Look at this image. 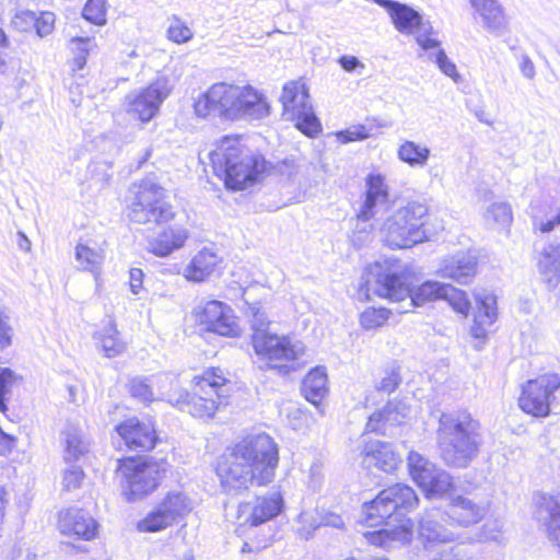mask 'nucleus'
I'll return each mask as SVG.
<instances>
[{"instance_id":"7ed1b4c3","label":"nucleus","mask_w":560,"mask_h":560,"mask_svg":"<svg viewBox=\"0 0 560 560\" xmlns=\"http://www.w3.org/2000/svg\"><path fill=\"white\" fill-rule=\"evenodd\" d=\"M127 217L136 224L152 225L158 232L150 241V252L165 257L182 248L189 238V231L177 221L178 212L170 201L166 189L148 179L132 186Z\"/></svg>"},{"instance_id":"f3484780","label":"nucleus","mask_w":560,"mask_h":560,"mask_svg":"<svg viewBox=\"0 0 560 560\" xmlns=\"http://www.w3.org/2000/svg\"><path fill=\"white\" fill-rule=\"evenodd\" d=\"M404 217L394 212L381 225L380 232L384 245L390 249L411 248L422 243L418 229L405 224Z\"/></svg>"},{"instance_id":"e2e57ef3","label":"nucleus","mask_w":560,"mask_h":560,"mask_svg":"<svg viewBox=\"0 0 560 560\" xmlns=\"http://www.w3.org/2000/svg\"><path fill=\"white\" fill-rule=\"evenodd\" d=\"M9 45L8 37L3 30L0 27V48H7ZM5 60L4 57L0 54V69L4 66Z\"/></svg>"},{"instance_id":"9d476101","label":"nucleus","mask_w":560,"mask_h":560,"mask_svg":"<svg viewBox=\"0 0 560 560\" xmlns=\"http://www.w3.org/2000/svg\"><path fill=\"white\" fill-rule=\"evenodd\" d=\"M250 342L257 357L268 369L280 375H287L300 368L298 360L303 348H298L288 335H278L269 328H255Z\"/></svg>"},{"instance_id":"a18cd8bd","label":"nucleus","mask_w":560,"mask_h":560,"mask_svg":"<svg viewBox=\"0 0 560 560\" xmlns=\"http://www.w3.org/2000/svg\"><path fill=\"white\" fill-rule=\"evenodd\" d=\"M83 18L95 24H105V0H88L82 12Z\"/></svg>"},{"instance_id":"bf43d9fd","label":"nucleus","mask_w":560,"mask_h":560,"mask_svg":"<svg viewBox=\"0 0 560 560\" xmlns=\"http://www.w3.org/2000/svg\"><path fill=\"white\" fill-rule=\"evenodd\" d=\"M416 40L423 50L435 49L440 46V42L434 37L432 30L417 36Z\"/></svg>"},{"instance_id":"39448f33","label":"nucleus","mask_w":560,"mask_h":560,"mask_svg":"<svg viewBox=\"0 0 560 560\" xmlns=\"http://www.w3.org/2000/svg\"><path fill=\"white\" fill-rule=\"evenodd\" d=\"M194 112L200 118L218 115L225 120L264 119L270 115L271 105L267 95L249 83L217 82L198 95Z\"/></svg>"},{"instance_id":"7c9ffc66","label":"nucleus","mask_w":560,"mask_h":560,"mask_svg":"<svg viewBox=\"0 0 560 560\" xmlns=\"http://www.w3.org/2000/svg\"><path fill=\"white\" fill-rule=\"evenodd\" d=\"M393 312L385 306H369L359 314V325L362 330L373 331L385 327Z\"/></svg>"},{"instance_id":"58836bf2","label":"nucleus","mask_w":560,"mask_h":560,"mask_svg":"<svg viewBox=\"0 0 560 560\" xmlns=\"http://www.w3.org/2000/svg\"><path fill=\"white\" fill-rule=\"evenodd\" d=\"M441 300H445L448 305L462 316L467 317L469 315L471 304L465 291L454 288L451 284H444Z\"/></svg>"},{"instance_id":"b1692460","label":"nucleus","mask_w":560,"mask_h":560,"mask_svg":"<svg viewBox=\"0 0 560 560\" xmlns=\"http://www.w3.org/2000/svg\"><path fill=\"white\" fill-rule=\"evenodd\" d=\"M378 3L387 9L395 27L400 33L411 34L420 27L422 19L416 10L390 0H380Z\"/></svg>"},{"instance_id":"c9c22d12","label":"nucleus","mask_w":560,"mask_h":560,"mask_svg":"<svg viewBox=\"0 0 560 560\" xmlns=\"http://www.w3.org/2000/svg\"><path fill=\"white\" fill-rule=\"evenodd\" d=\"M366 120L369 121L368 125L358 124L345 130L337 131L335 133L337 141L341 144L362 141L371 137V130L373 128H382L384 126L374 117L368 118Z\"/></svg>"},{"instance_id":"603ef678","label":"nucleus","mask_w":560,"mask_h":560,"mask_svg":"<svg viewBox=\"0 0 560 560\" xmlns=\"http://www.w3.org/2000/svg\"><path fill=\"white\" fill-rule=\"evenodd\" d=\"M435 61L444 74L452 78L454 81H458L460 79L456 65L447 58L444 50L441 49L436 52Z\"/></svg>"},{"instance_id":"473e14b6","label":"nucleus","mask_w":560,"mask_h":560,"mask_svg":"<svg viewBox=\"0 0 560 560\" xmlns=\"http://www.w3.org/2000/svg\"><path fill=\"white\" fill-rule=\"evenodd\" d=\"M397 155L400 161L410 166H423L430 158V149L415 141L406 140L399 145Z\"/></svg>"},{"instance_id":"8fccbe9b","label":"nucleus","mask_w":560,"mask_h":560,"mask_svg":"<svg viewBox=\"0 0 560 560\" xmlns=\"http://www.w3.org/2000/svg\"><path fill=\"white\" fill-rule=\"evenodd\" d=\"M34 28L39 37H45L51 34L55 28V14L49 11L36 14Z\"/></svg>"},{"instance_id":"a878e982","label":"nucleus","mask_w":560,"mask_h":560,"mask_svg":"<svg viewBox=\"0 0 560 560\" xmlns=\"http://www.w3.org/2000/svg\"><path fill=\"white\" fill-rule=\"evenodd\" d=\"M447 514L454 522L465 526L478 523L483 516L482 509L463 495L450 500Z\"/></svg>"},{"instance_id":"5701e85b","label":"nucleus","mask_w":560,"mask_h":560,"mask_svg":"<svg viewBox=\"0 0 560 560\" xmlns=\"http://www.w3.org/2000/svg\"><path fill=\"white\" fill-rule=\"evenodd\" d=\"M303 397L311 404L318 406L328 394V376L324 366L311 369L301 384Z\"/></svg>"},{"instance_id":"5fc2aeb1","label":"nucleus","mask_w":560,"mask_h":560,"mask_svg":"<svg viewBox=\"0 0 560 560\" xmlns=\"http://www.w3.org/2000/svg\"><path fill=\"white\" fill-rule=\"evenodd\" d=\"M250 322L253 332L255 328H268L270 320L268 319L267 312L261 306H249Z\"/></svg>"},{"instance_id":"3c124183","label":"nucleus","mask_w":560,"mask_h":560,"mask_svg":"<svg viewBox=\"0 0 560 560\" xmlns=\"http://www.w3.org/2000/svg\"><path fill=\"white\" fill-rule=\"evenodd\" d=\"M13 372L10 369H0V411L7 410L5 400L13 384Z\"/></svg>"},{"instance_id":"6ab92c4d","label":"nucleus","mask_w":560,"mask_h":560,"mask_svg":"<svg viewBox=\"0 0 560 560\" xmlns=\"http://www.w3.org/2000/svg\"><path fill=\"white\" fill-rule=\"evenodd\" d=\"M58 528L63 536L90 540L94 538L97 525L85 511L72 508L59 512Z\"/></svg>"},{"instance_id":"864d4df0","label":"nucleus","mask_w":560,"mask_h":560,"mask_svg":"<svg viewBox=\"0 0 560 560\" xmlns=\"http://www.w3.org/2000/svg\"><path fill=\"white\" fill-rule=\"evenodd\" d=\"M12 22L18 30L27 32L31 28H34L36 23V13L32 11H22L15 14Z\"/></svg>"},{"instance_id":"a211bd4d","label":"nucleus","mask_w":560,"mask_h":560,"mask_svg":"<svg viewBox=\"0 0 560 560\" xmlns=\"http://www.w3.org/2000/svg\"><path fill=\"white\" fill-rule=\"evenodd\" d=\"M361 456L368 467H374L386 474L397 470L402 462L392 443L380 440L365 441Z\"/></svg>"},{"instance_id":"1a4fd4ad","label":"nucleus","mask_w":560,"mask_h":560,"mask_svg":"<svg viewBox=\"0 0 560 560\" xmlns=\"http://www.w3.org/2000/svg\"><path fill=\"white\" fill-rule=\"evenodd\" d=\"M168 470L170 463L166 457L129 455L118 459L115 472L124 483L126 499L137 501L155 492L166 478Z\"/></svg>"},{"instance_id":"de8ad7c7","label":"nucleus","mask_w":560,"mask_h":560,"mask_svg":"<svg viewBox=\"0 0 560 560\" xmlns=\"http://www.w3.org/2000/svg\"><path fill=\"white\" fill-rule=\"evenodd\" d=\"M84 479V472L80 466L71 465L66 468L62 475V490L73 491L81 487Z\"/></svg>"},{"instance_id":"09e8293b","label":"nucleus","mask_w":560,"mask_h":560,"mask_svg":"<svg viewBox=\"0 0 560 560\" xmlns=\"http://www.w3.org/2000/svg\"><path fill=\"white\" fill-rule=\"evenodd\" d=\"M92 47L89 37H74L70 40V49L75 54L74 61L79 69L85 65V56Z\"/></svg>"},{"instance_id":"bb28decb","label":"nucleus","mask_w":560,"mask_h":560,"mask_svg":"<svg viewBox=\"0 0 560 560\" xmlns=\"http://www.w3.org/2000/svg\"><path fill=\"white\" fill-rule=\"evenodd\" d=\"M540 505L547 513L545 522L547 538L560 553V493L544 497Z\"/></svg>"},{"instance_id":"423d86ee","label":"nucleus","mask_w":560,"mask_h":560,"mask_svg":"<svg viewBox=\"0 0 560 560\" xmlns=\"http://www.w3.org/2000/svg\"><path fill=\"white\" fill-rule=\"evenodd\" d=\"M190 390L170 397V402L197 420H213L232 402L235 383L231 372L210 365L190 378Z\"/></svg>"},{"instance_id":"052dcab7","label":"nucleus","mask_w":560,"mask_h":560,"mask_svg":"<svg viewBox=\"0 0 560 560\" xmlns=\"http://www.w3.org/2000/svg\"><path fill=\"white\" fill-rule=\"evenodd\" d=\"M339 63L346 71L350 72L357 68H363V65L354 56L343 55L339 58Z\"/></svg>"},{"instance_id":"dca6fc26","label":"nucleus","mask_w":560,"mask_h":560,"mask_svg":"<svg viewBox=\"0 0 560 560\" xmlns=\"http://www.w3.org/2000/svg\"><path fill=\"white\" fill-rule=\"evenodd\" d=\"M283 509L284 500L280 492L259 494L238 504L237 520L243 525L257 527L275 520Z\"/></svg>"},{"instance_id":"f257e3e1","label":"nucleus","mask_w":560,"mask_h":560,"mask_svg":"<svg viewBox=\"0 0 560 560\" xmlns=\"http://www.w3.org/2000/svg\"><path fill=\"white\" fill-rule=\"evenodd\" d=\"M279 446L267 433L245 434L218 457L214 470L223 487H266L276 477Z\"/></svg>"},{"instance_id":"338daca9","label":"nucleus","mask_w":560,"mask_h":560,"mask_svg":"<svg viewBox=\"0 0 560 560\" xmlns=\"http://www.w3.org/2000/svg\"><path fill=\"white\" fill-rule=\"evenodd\" d=\"M373 560H388L386 558H376V559H373Z\"/></svg>"},{"instance_id":"c03bdc74","label":"nucleus","mask_w":560,"mask_h":560,"mask_svg":"<svg viewBox=\"0 0 560 560\" xmlns=\"http://www.w3.org/2000/svg\"><path fill=\"white\" fill-rule=\"evenodd\" d=\"M127 350V340L116 326L107 327V358L117 357Z\"/></svg>"},{"instance_id":"412c9836","label":"nucleus","mask_w":560,"mask_h":560,"mask_svg":"<svg viewBox=\"0 0 560 560\" xmlns=\"http://www.w3.org/2000/svg\"><path fill=\"white\" fill-rule=\"evenodd\" d=\"M222 257L209 248L196 253L184 270V277L191 282H205L214 273H219Z\"/></svg>"},{"instance_id":"49530a36","label":"nucleus","mask_w":560,"mask_h":560,"mask_svg":"<svg viewBox=\"0 0 560 560\" xmlns=\"http://www.w3.org/2000/svg\"><path fill=\"white\" fill-rule=\"evenodd\" d=\"M128 390L135 399L148 404L154 400V394L145 380L133 378L128 384Z\"/></svg>"},{"instance_id":"f8f14e48","label":"nucleus","mask_w":560,"mask_h":560,"mask_svg":"<svg viewBox=\"0 0 560 560\" xmlns=\"http://www.w3.org/2000/svg\"><path fill=\"white\" fill-rule=\"evenodd\" d=\"M191 317L203 334L224 338H234L241 334L237 316L233 308L222 301L202 302L192 310Z\"/></svg>"},{"instance_id":"4c0bfd02","label":"nucleus","mask_w":560,"mask_h":560,"mask_svg":"<svg viewBox=\"0 0 560 560\" xmlns=\"http://www.w3.org/2000/svg\"><path fill=\"white\" fill-rule=\"evenodd\" d=\"M288 119L294 121L295 128L308 138L317 137L323 130L322 124L314 114L312 106L303 109L302 114L289 116Z\"/></svg>"},{"instance_id":"2eb2a0df","label":"nucleus","mask_w":560,"mask_h":560,"mask_svg":"<svg viewBox=\"0 0 560 560\" xmlns=\"http://www.w3.org/2000/svg\"><path fill=\"white\" fill-rule=\"evenodd\" d=\"M408 474L425 497L440 495L453 489L452 478L438 470L421 454L409 452L407 456Z\"/></svg>"},{"instance_id":"6e6552de","label":"nucleus","mask_w":560,"mask_h":560,"mask_svg":"<svg viewBox=\"0 0 560 560\" xmlns=\"http://www.w3.org/2000/svg\"><path fill=\"white\" fill-rule=\"evenodd\" d=\"M411 268L398 258H384L368 264L362 272V282L358 293L363 302L373 298L398 303L410 295Z\"/></svg>"},{"instance_id":"4d7b16f0","label":"nucleus","mask_w":560,"mask_h":560,"mask_svg":"<svg viewBox=\"0 0 560 560\" xmlns=\"http://www.w3.org/2000/svg\"><path fill=\"white\" fill-rule=\"evenodd\" d=\"M400 383V376L397 372L392 371L387 373L376 386V389L382 393L390 394L396 390Z\"/></svg>"},{"instance_id":"0e129e2a","label":"nucleus","mask_w":560,"mask_h":560,"mask_svg":"<svg viewBox=\"0 0 560 560\" xmlns=\"http://www.w3.org/2000/svg\"><path fill=\"white\" fill-rule=\"evenodd\" d=\"M20 236H21V240L19 242L20 248L25 250V252H28L31 249V242H30V240L23 233H20Z\"/></svg>"},{"instance_id":"69168bd1","label":"nucleus","mask_w":560,"mask_h":560,"mask_svg":"<svg viewBox=\"0 0 560 560\" xmlns=\"http://www.w3.org/2000/svg\"><path fill=\"white\" fill-rule=\"evenodd\" d=\"M265 546H266V539L264 540V544H261V545L257 546V547L255 548V550H260V549H262ZM241 551H242L243 553H245V552H252V551H254V549L249 546V544H248V542H244V545H243V547H242Z\"/></svg>"},{"instance_id":"aec40b11","label":"nucleus","mask_w":560,"mask_h":560,"mask_svg":"<svg viewBox=\"0 0 560 560\" xmlns=\"http://www.w3.org/2000/svg\"><path fill=\"white\" fill-rule=\"evenodd\" d=\"M280 104L283 116L299 115L311 107L310 89L304 78L290 80L282 86Z\"/></svg>"},{"instance_id":"6e6d98bb","label":"nucleus","mask_w":560,"mask_h":560,"mask_svg":"<svg viewBox=\"0 0 560 560\" xmlns=\"http://www.w3.org/2000/svg\"><path fill=\"white\" fill-rule=\"evenodd\" d=\"M13 329L9 323V317L0 312V350L11 346Z\"/></svg>"},{"instance_id":"cd10ccee","label":"nucleus","mask_w":560,"mask_h":560,"mask_svg":"<svg viewBox=\"0 0 560 560\" xmlns=\"http://www.w3.org/2000/svg\"><path fill=\"white\" fill-rule=\"evenodd\" d=\"M401 423L398 407L387 402L382 409L374 411L366 421L365 431L376 434H385L388 428Z\"/></svg>"},{"instance_id":"37998d69","label":"nucleus","mask_w":560,"mask_h":560,"mask_svg":"<svg viewBox=\"0 0 560 560\" xmlns=\"http://www.w3.org/2000/svg\"><path fill=\"white\" fill-rule=\"evenodd\" d=\"M487 219L493 225L506 229L512 224L513 213L511 207L505 202L492 203L487 211Z\"/></svg>"},{"instance_id":"ea45409f","label":"nucleus","mask_w":560,"mask_h":560,"mask_svg":"<svg viewBox=\"0 0 560 560\" xmlns=\"http://www.w3.org/2000/svg\"><path fill=\"white\" fill-rule=\"evenodd\" d=\"M171 525L173 522L156 506L137 523V529L141 533H156Z\"/></svg>"},{"instance_id":"c85d7f7f","label":"nucleus","mask_w":560,"mask_h":560,"mask_svg":"<svg viewBox=\"0 0 560 560\" xmlns=\"http://www.w3.org/2000/svg\"><path fill=\"white\" fill-rule=\"evenodd\" d=\"M487 300V298L477 300L478 311L471 326V337L477 340L478 346L486 341L489 328L495 319V312L488 305Z\"/></svg>"},{"instance_id":"0eeeda50","label":"nucleus","mask_w":560,"mask_h":560,"mask_svg":"<svg viewBox=\"0 0 560 560\" xmlns=\"http://www.w3.org/2000/svg\"><path fill=\"white\" fill-rule=\"evenodd\" d=\"M439 447L446 463L467 467L481 447L480 422L469 411L443 413L439 421Z\"/></svg>"},{"instance_id":"c756f323","label":"nucleus","mask_w":560,"mask_h":560,"mask_svg":"<svg viewBox=\"0 0 560 560\" xmlns=\"http://www.w3.org/2000/svg\"><path fill=\"white\" fill-rule=\"evenodd\" d=\"M61 439L65 444L66 462L79 459L88 450V444L82 438L81 430L75 424H67L61 433Z\"/></svg>"},{"instance_id":"f704fd0d","label":"nucleus","mask_w":560,"mask_h":560,"mask_svg":"<svg viewBox=\"0 0 560 560\" xmlns=\"http://www.w3.org/2000/svg\"><path fill=\"white\" fill-rule=\"evenodd\" d=\"M77 260L80 265L94 275L96 287H101V272L103 266V256L102 254L95 252L89 246L78 245L75 250Z\"/></svg>"},{"instance_id":"4be33fe9","label":"nucleus","mask_w":560,"mask_h":560,"mask_svg":"<svg viewBox=\"0 0 560 560\" xmlns=\"http://www.w3.org/2000/svg\"><path fill=\"white\" fill-rule=\"evenodd\" d=\"M388 191L385 179L380 174H370L366 177L365 200L358 213L361 221H369L374 215V209L378 202H385Z\"/></svg>"},{"instance_id":"9b49d317","label":"nucleus","mask_w":560,"mask_h":560,"mask_svg":"<svg viewBox=\"0 0 560 560\" xmlns=\"http://www.w3.org/2000/svg\"><path fill=\"white\" fill-rule=\"evenodd\" d=\"M560 405V374L546 371L521 385L517 406L526 416L545 419Z\"/></svg>"},{"instance_id":"2f4dec72","label":"nucleus","mask_w":560,"mask_h":560,"mask_svg":"<svg viewBox=\"0 0 560 560\" xmlns=\"http://www.w3.org/2000/svg\"><path fill=\"white\" fill-rule=\"evenodd\" d=\"M444 284L434 281H425L416 289L410 280V295L412 306H422L427 303L441 300Z\"/></svg>"},{"instance_id":"4468645a","label":"nucleus","mask_w":560,"mask_h":560,"mask_svg":"<svg viewBox=\"0 0 560 560\" xmlns=\"http://www.w3.org/2000/svg\"><path fill=\"white\" fill-rule=\"evenodd\" d=\"M170 89L165 79H158L127 97L126 112L136 121L147 124L158 116Z\"/></svg>"},{"instance_id":"393cba45","label":"nucleus","mask_w":560,"mask_h":560,"mask_svg":"<svg viewBox=\"0 0 560 560\" xmlns=\"http://www.w3.org/2000/svg\"><path fill=\"white\" fill-rule=\"evenodd\" d=\"M395 212L404 217L405 224L409 225V228L418 229L421 242L429 238V228L432 225L431 213L424 202L409 201Z\"/></svg>"},{"instance_id":"f03ea898","label":"nucleus","mask_w":560,"mask_h":560,"mask_svg":"<svg viewBox=\"0 0 560 560\" xmlns=\"http://www.w3.org/2000/svg\"><path fill=\"white\" fill-rule=\"evenodd\" d=\"M420 502L417 491L405 482L383 488L363 505L366 526L380 527L363 534L366 541L381 548L394 542L409 544L416 532L412 514L418 511Z\"/></svg>"},{"instance_id":"e433bc0d","label":"nucleus","mask_w":560,"mask_h":560,"mask_svg":"<svg viewBox=\"0 0 560 560\" xmlns=\"http://www.w3.org/2000/svg\"><path fill=\"white\" fill-rule=\"evenodd\" d=\"M478 261L475 257L466 256L446 266V271L453 280L466 283L476 276Z\"/></svg>"},{"instance_id":"20e7f679","label":"nucleus","mask_w":560,"mask_h":560,"mask_svg":"<svg viewBox=\"0 0 560 560\" xmlns=\"http://www.w3.org/2000/svg\"><path fill=\"white\" fill-rule=\"evenodd\" d=\"M213 174L229 191H243L262 182L273 170L265 153L242 135L224 136L209 154Z\"/></svg>"},{"instance_id":"72a5a7b5","label":"nucleus","mask_w":560,"mask_h":560,"mask_svg":"<svg viewBox=\"0 0 560 560\" xmlns=\"http://www.w3.org/2000/svg\"><path fill=\"white\" fill-rule=\"evenodd\" d=\"M158 508L173 522V524L188 513L186 497L176 491L167 492L159 503Z\"/></svg>"},{"instance_id":"774afa93","label":"nucleus","mask_w":560,"mask_h":560,"mask_svg":"<svg viewBox=\"0 0 560 560\" xmlns=\"http://www.w3.org/2000/svg\"><path fill=\"white\" fill-rule=\"evenodd\" d=\"M186 560H195V559H194V557L191 556V557L187 558Z\"/></svg>"},{"instance_id":"ddd939ff","label":"nucleus","mask_w":560,"mask_h":560,"mask_svg":"<svg viewBox=\"0 0 560 560\" xmlns=\"http://www.w3.org/2000/svg\"><path fill=\"white\" fill-rule=\"evenodd\" d=\"M114 432L131 452L150 453L162 442L158 422L151 416L128 417L115 425Z\"/></svg>"},{"instance_id":"13d9d810","label":"nucleus","mask_w":560,"mask_h":560,"mask_svg":"<svg viewBox=\"0 0 560 560\" xmlns=\"http://www.w3.org/2000/svg\"><path fill=\"white\" fill-rule=\"evenodd\" d=\"M144 273L140 268L129 270V287L133 294H139L143 289Z\"/></svg>"},{"instance_id":"680f3d73","label":"nucleus","mask_w":560,"mask_h":560,"mask_svg":"<svg viewBox=\"0 0 560 560\" xmlns=\"http://www.w3.org/2000/svg\"><path fill=\"white\" fill-rule=\"evenodd\" d=\"M521 71L526 78H534L535 66L528 57H524L521 62Z\"/></svg>"},{"instance_id":"a19ab883","label":"nucleus","mask_w":560,"mask_h":560,"mask_svg":"<svg viewBox=\"0 0 560 560\" xmlns=\"http://www.w3.org/2000/svg\"><path fill=\"white\" fill-rule=\"evenodd\" d=\"M170 26L166 31L168 40L175 44H186L194 37V32L188 24L177 15L170 19Z\"/></svg>"},{"instance_id":"79ce46f5","label":"nucleus","mask_w":560,"mask_h":560,"mask_svg":"<svg viewBox=\"0 0 560 560\" xmlns=\"http://www.w3.org/2000/svg\"><path fill=\"white\" fill-rule=\"evenodd\" d=\"M479 11L489 30L499 28L504 22L503 11L494 0H483Z\"/></svg>"}]
</instances>
